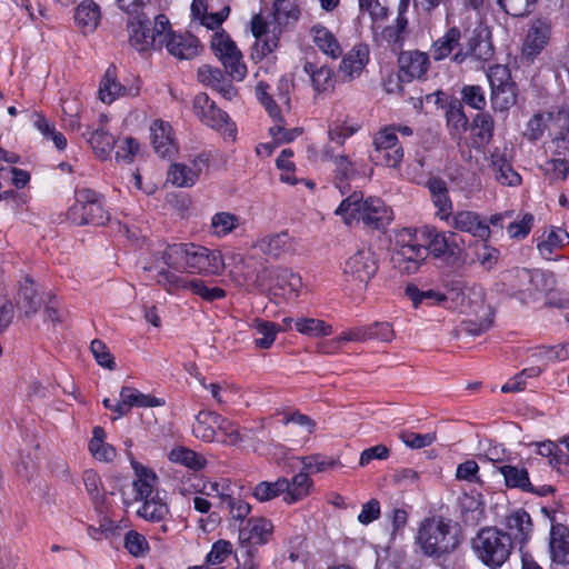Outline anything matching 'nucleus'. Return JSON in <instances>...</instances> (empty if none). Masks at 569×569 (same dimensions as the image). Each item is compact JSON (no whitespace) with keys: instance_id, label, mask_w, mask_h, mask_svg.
Wrapping results in <instances>:
<instances>
[{"instance_id":"obj_19","label":"nucleus","mask_w":569,"mask_h":569,"mask_svg":"<svg viewBox=\"0 0 569 569\" xmlns=\"http://www.w3.org/2000/svg\"><path fill=\"white\" fill-rule=\"evenodd\" d=\"M164 405V400L140 392L132 387H122L119 393V401L116 403V417L126 416L132 408H153Z\"/></svg>"},{"instance_id":"obj_43","label":"nucleus","mask_w":569,"mask_h":569,"mask_svg":"<svg viewBox=\"0 0 569 569\" xmlns=\"http://www.w3.org/2000/svg\"><path fill=\"white\" fill-rule=\"evenodd\" d=\"M41 301V297L38 293L33 280L29 277H24L18 292L19 308L29 317L39 310Z\"/></svg>"},{"instance_id":"obj_46","label":"nucleus","mask_w":569,"mask_h":569,"mask_svg":"<svg viewBox=\"0 0 569 569\" xmlns=\"http://www.w3.org/2000/svg\"><path fill=\"white\" fill-rule=\"evenodd\" d=\"M406 295L411 300L415 308L421 306L433 307L445 306L446 307V293L437 290L428 289L420 290L415 284H408L406 288Z\"/></svg>"},{"instance_id":"obj_2","label":"nucleus","mask_w":569,"mask_h":569,"mask_svg":"<svg viewBox=\"0 0 569 569\" xmlns=\"http://www.w3.org/2000/svg\"><path fill=\"white\" fill-rule=\"evenodd\" d=\"M301 9L295 0H273L271 20L257 14L251 20V31L256 38V56L263 57L277 47L278 36L283 29L296 24Z\"/></svg>"},{"instance_id":"obj_33","label":"nucleus","mask_w":569,"mask_h":569,"mask_svg":"<svg viewBox=\"0 0 569 569\" xmlns=\"http://www.w3.org/2000/svg\"><path fill=\"white\" fill-rule=\"evenodd\" d=\"M369 62V48L359 43L343 57L340 63V71L348 80L358 78Z\"/></svg>"},{"instance_id":"obj_11","label":"nucleus","mask_w":569,"mask_h":569,"mask_svg":"<svg viewBox=\"0 0 569 569\" xmlns=\"http://www.w3.org/2000/svg\"><path fill=\"white\" fill-rule=\"evenodd\" d=\"M68 219L77 226L103 224L109 220V216L100 194L91 189L81 188L76 191V202L68 211Z\"/></svg>"},{"instance_id":"obj_32","label":"nucleus","mask_w":569,"mask_h":569,"mask_svg":"<svg viewBox=\"0 0 569 569\" xmlns=\"http://www.w3.org/2000/svg\"><path fill=\"white\" fill-rule=\"evenodd\" d=\"M313 44L330 59H338L342 54V47L336 34L327 27L317 23L310 29Z\"/></svg>"},{"instance_id":"obj_53","label":"nucleus","mask_w":569,"mask_h":569,"mask_svg":"<svg viewBox=\"0 0 569 569\" xmlns=\"http://www.w3.org/2000/svg\"><path fill=\"white\" fill-rule=\"evenodd\" d=\"M303 71L310 76L316 91L325 92L333 89V71L330 67L321 66L316 68L312 62L307 61L303 64Z\"/></svg>"},{"instance_id":"obj_4","label":"nucleus","mask_w":569,"mask_h":569,"mask_svg":"<svg viewBox=\"0 0 569 569\" xmlns=\"http://www.w3.org/2000/svg\"><path fill=\"white\" fill-rule=\"evenodd\" d=\"M199 246L200 244L192 242L167 246L164 250L153 253L150 261L143 263L142 269L147 272L154 273L158 284L159 269H161V267L172 272L180 270L197 274Z\"/></svg>"},{"instance_id":"obj_50","label":"nucleus","mask_w":569,"mask_h":569,"mask_svg":"<svg viewBox=\"0 0 569 569\" xmlns=\"http://www.w3.org/2000/svg\"><path fill=\"white\" fill-rule=\"evenodd\" d=\"M250 327L254 330L256 336H258L253 342L259 349H269L273 345L277 335L281 331L279 325L261 319H254Z\"/></svg>"},{"instance_id":"obj_16","label":"nucleus","mask_w":569,"mask_h":569,"mask_svg":"<svg viewBox=\"0 0 569 569\" xmlns=\"http://www.w3.org/2000/svg\"><path fill=\"white\" fill-rule=\"evenodd\" d=\"M208 158L203 154H199L188 162L172 163L169 167L167 179L177 188H190L208 171Z\"/></svg>"},{"instance_id":"obj_27","label":"nucleus","mask_w":569,"mask_h":569,"mask_svg":"<svg viewBox=\"0 0 569 569\" xmlns=\"http://www.w3.org/2000/svg\"><path fill=\"white\" fill-rule=\"evenodd\" d=\"M163 46L170 54L178 59H192L200 52L199 40L189 33H174L171 29L168 30V38L164 40Z\"/></svg>"},{"instance_id":"obj_42","label":"nucleus","mask_w":569,"mask_h":569,"mask_svg":"<svg viewBox=\"0 0 569 569\" xmlns=\"http://www.w3.org/2000/svg\"><path fill=\"white\" fill-rule=\"evenodd\" d=\"M366 341H368L367 326H360L347 329L336 338L326 341L321 345L320 350L323 353L330 355L338 352L346 343Z\"/></svg>"},{"instance_id":"obj_37","label":"nucleus","mask_w":569,"mask_h":569,"mask_svg":"<svg viewBox=\"0 0 569 569\" xmlns=\"http://www.w3.org/2000/svg\"><path fill=\"white\" fill-rule=\"evenodd\" d=\"M549 549L553 562L569 563V528L557 523L551 527Z\"/></svg>"},{"instance_id":"obj_62","label":"nucleus","mask_w":569,"mask_h":569,"mask_svg":"<svg viewBox=\"0 0 569 569\" xmlns=\"http://www.w3.org/2000/svg\"><path fill=\"white\" fill-rule=\"evenodd\" d=\"M292 156L291 149H283L276 160V166L281 171V182L295 186L298 183V179L295 177L296 166L291 161Z\"/></svg>"},{"instance_id":"obj_1","label":"nucleus","mask_w":569,"mask_h":569,"mask_svg":"<svg viewBox=\"0 0 569 569\" xmlns=\"http://www.w3.org/2000/svg\"><path fill=\"white\" fill-rule=\"evenodd\" d=\"M463 542L461 527L441 516L425 518L417 530L416 545L421 553L436 560L447 559L455 553Z\"/></svg>"},{"instance_id":"obj_59","label":"nucleus","mask_w":569,"mask_h":569,"mask_svg":"<svg viewBox=\"0 0 569 569\" xmlns=\"http://www.w3.org/2000/svg\"><path fill=\"white\" fill-rule=\"evenodd\" d=\"M284 477H279L276 481H261L253 489L254 498L260 502L272 500L279 496H284Z\"/></svg>"},{"instance_id":"obj_24","label":"nucleus","mask_w":569,"mask_h":569,"mask_svg":"<svg viewBox=\"0 0 569 569\" xmlns=\"http://www.w3.org/2000/svg\"><path fill=\"white\" fill-rule=\"evenodd\" d=\"M567 243H569V233L558 227L545 229L537 238V249L539 254L546 260H558V254Z\"/></svg>"},{"instance_id":"obj_17","label":"nucleus","mask_w":569,"mask_h":569,"mask_svg":"<svg viewBox=\"0 0 569 569\" xmlns=\"http://www.w3.org/2000/svg\"><path fill=\"white\" fill-rule=\"evenodd\" d=\"M420 233L427 243L428 253L436 258H457L461 252L458 237L451 231H438L426 226L420 229Z\"/></svg>"},{"instance_id":"obj_18","label":"nucleus","mask_w":569,"mask_h":569,"mask_svg":"<svg viewBox=\"0 0 569 569\" xmlns=\"http://www.w3.org/2000/svg\"><path fill=\"white\" fill-rule=\"evenodd\" d=\"M483 307V295L480 289L452 284L446 292V308L461 313L477 312Z\"/></svg>"},{"instance_id":"obj_40","label":"nucleus","mask_w":569,"mask_h":569,"mask_svg":"<svg viewBox=\"0 0 569 569\" xmlns=\"http://www.w3.org/2000/svg\"><path fill=\"white\" fill-rule=\"evenodd\" d=\"M462 38L460 28L452 26L448 27L447 31L437 39L430 47V56L436 61H441L448 58L456 48H458Z\"/></svg>"},{"instance_id":"obj_10","label":"nucleus","mask_w":569,"mask_h":569,"mask_svg":"<svg viewBox=\"0 0 569 569\" xmlns=\"http://www.w3.org/2000/svg\"><path fill=\"white\" fill-rule=\"evenodd\" d=\"M159 286L169 295H178L181 291H190L207 302L223 299L226 291L219 287H209L207 282L199 278H190L177 272L159 269Z\"/></svg>"},{"instance_id":"obj_7","label":"nucleus","mask_w":569,"mask_h":569,"mask_svg":"<svg viewBox=\"0 0 569 569\" xmlns=\"http://www.w3.org/2000/svg\"><path fill=\"white\" fill-rule=\"evenodd\" d=\"M268 89V84L260 82L256 88V94L273 120V124L269 128V134L278 143L291 142L302 133V129L298 127L286 129L284 113L290 109L289 98L284 93H279L276 101L270 97Z\"/></svg>"},{"instance_id":"obj_52","label":"nucleus","mask_w":569,"mask_h":569,"mask_svg":"<svg viewBox=\"0 0 569 569\" xmlns=\"http://www.w3.org/2000/svg\"><path fill=\"white\" fill-rule=\"evenodd\" d=\"M490 169L495 174L496 181L502 186L517 187L521 183L520 174L502 157L492 156Z\"/></svg>"},{"instance_id":"obj_38","label":"nucleus","mask_w":569,"mask_h":569,"mask_svg":"<svg viewBox=\"0 0 569 569\" xmlns=\"http://www.w3.org/2000/svg\"><path fill=\"white\" fill-rule=\"evenodd\" d=\"M227 267L220 250L199 246L197 274L220 276Z\"/></svg>"},{"instance_id":"obj_54","label":"nucleus","mask_w":569,"mask_h":569,"mask_svg":"<svg viewBox=\"0 0 569 569\" xmlns=\"http://www.w3.org/2000/svg\"><path fill=\"white\" fill-rule=\"evenodd\" d=\"M492 56L491 47L488 42L471 38L468 41L467 49L460 48L456 53L452 54V61L455 63H462L468 57H473L480 60H488Z\"/></svg>"},{"instance_id":"obj_14","label":"nucleus","mask_w":569,"mask_h":569,"mask_svg":"<svg viewBox=\"0 0 569 569\" xmlns=\"http://www.w3.org/2000/svg\"><path fill=\"white\" fill-rule=\"evenodd\" d=\"M488 80L491 87V103L495 110L505 111L516 103V83L505 66H495L489 69Z\"/></svg>"},{"instance_id":"obj_3","label":"nucleus","mask_w":569,"mask_h":569,"mask_svg":"<svg viewBox=\"0 0 569 569\" xmlns=\"http://www.w3.org/2000/svg\"><path fill=\"white\" fill-rule=\"evenodd\" d=\"M345 224L362 222L363 224L379 229L391 220V210L377 197L363 198L361 192H353L335 210Z\"/></svg>"},{"instance_id":"obj_48","label":"nucleus","mask_w":569,"mask_h":569,"mask_svg":"<svg viewBox=\"0 0 569 569\" xmlns=\"http://www.w3.org/2000/svg\"><path fill=\"white\" fill-rule=\"evenodd\" d=\"M218 413L212 411H200L196 417L192 433L196 438L211 442L216 438Z\"/></svg>"},{"instance_id":"obj_35","label":"nucleus","mask_w":569,"mask_h":569,"mask_svg":"<svg viewBox=\"0 0 569 569\" xmlns=\"http://www.w3.org/2000/svg\"><path fill=\"white\" fill-rule=\"evenodd\" d=\"M73 18L83 34L92 33L101 20L100 7L92 0H83L74 9Z\"/></svg>"},{"instance_id":"obj_5","label":"nucleus","mask_w":569,"mask_h":569,"mask_svg":"<svg viewBox=\"0 0 569 569\" xmlns=\"http://www.w3.org/2000/svg\"><path fill=\"white\" fill-rule=\"evenodd\" d=\"M476 558L490 569H499L509 559L513 543L511 537L495 527L482 528L471 540Z\"/></svg>"},{"instance_id":"obj_12","label":"nucleus","mask_w":569,"mask_h":569,"mask_svg":"<svg viewBox=\"0 0 569 569\" xmlns=\"http://www.w3.org/2000/svg\"><path fill=\"white\" fill-rule=\"evenodd\" d=\"M371 161L377 166L399 169L403 160V148L395 134V128H381L372 139Z\"/></svg>"},{"instance_id":"obj_45","label":"nucleus","mask_w":569,"mask_h":569,"mask_svg":"<svg viewBox=\"0 0 569 569\" xmlns=\"http://www.w3.org/2000/svg\"><path fill=\"white\" fill-rule=\"evenodd\" d=\"M168 459L193 471L202 470L207 466V459L202 455L182 446L171 449Z\"/></svg>"},{"instance_id":"obj_58","label":"nucleus","mask_w":569,"mask_h":569,"mask_svg":"<svg viewBox=\"0 0 569 569\" xmlns=\"http://www.w3.org/2000/svg\"><path fill=\"white\" fill-rule=\"evenodd\" d=\"M358 4L360 12L369 14L372 22V32L377 33L378 29L389 17L388 7L380 0H358Z\"/></svg>"},{"instance_id":"obj_56","label":"nucleus","mask_w":569,"mask_h":569,"mask_svg":"<svg viewBox=\"0 0 569 569\" xmlns=\"http://www.w3.org/2000/svg\"><path fill=\"white\" fill-rule=\"evenodd\" d=\"M471 132L473 136V143L477 147L487 146L493 136V119L488 113L478 114L472 122Z\"/></svg>"},{"instance_id":"obj_22","label":"nucleus","mask_w":569,"mask_h":569,"mask_svg":"<svg viewBox=\"0 0 569 569\" xmlns=\"http://www.w3.org/2000/svg\"><path fill=\"white\" fill-rule=\"evenodd\" d=\"M447 224L458 231L467 232L481 240L489 239V224L475 211L461 210L452 213Z\"/></svg>"},{"instance_id":"obj_36","label":"nucleus","mask_w":569,"mask_h":569,"mask_svg":"<svg viewBox=\"0 0 569 569\" xmlns=\"http://www.w3.org/2000/svg\"><path fill=\"white\" fill-rule=\"evenodd\" d=\"M137 92L138 89L132 92L131 89L128 90L124 86H122L117 79L116 68L110 66L101 79L99 87V99L103 103L110 104L122 96L136 94Z\"/></svg>"},{"instance_id":"obj_61","label":"nucleus","mask_w":569,"mask_h":569,"mask_svg":"<svg viewBox=\"0 0 569 569\" xmlns=\"http://www.w3.org/2000/svg\"><path fill=\"white\" fill-rule=\"evenodd\" d=\"M302 470L307 472L308 476L312 473L325 472L329 469H332L337 466V461L330 457L322 455H311L301 458Z\"/></svg>"},{"instance_id":"obj_25","label":"nucleus","mask_w":569,"mask_h":569,"mask_svg":"<svg viewBox=\"0 0 569 569\" xmlns=\"http://www.w3.org/2000/svg\"><path fill=\"white\" fill-rule=\"evenodd\" d=\"M150 139L156 153L162 158L171 157L178 151L172 127L167 121L161 119L152 121L150 124Z\"/></svg>"},{"instance_id":"obj_23","label":"nucleus","mask_w":569,"mask_h":569,"mask_svg":"<svg viewBox=\"0 0 569 569\" xmlns=\"http://www.w3.org/2000/svg\"><path fill=\"white\" fill-rule=\"evenodd\" d=\"M108 117L100 114L97 128H88L83 133L94 154L100 159H107L116 146L114 137L108 131Z\"/></svg>"},{"instance_id":"obj_55","label":"nucleus","mask_w":569,"mask_h":569,"mask_svg":"<svg viewBox=\"0 0 569 569\" xmlns=\"http://www.w3.org/2000/svg\"><path fill=\"white\" fill-rule=\"evenodd\" d=\"M240 226V218L231 212L221 211L212 216L210 221L211 233L217 238H224Z\"/></svg>"},{"instance_id":"obj_41","label":"nucleus","mask_w":569,"mask_h":569,"mask_svg":"<svg viewBox=\"0 0 569 569\" xmlns=\"http://www.w3.org/2000/svg\"><path fill=\"white\" fill-rule=\"evenodd\" d=\"M401 71L410 78H421L429 68V56L422 51H405L400 54Z\"/></svg>"},{"instance_id":"obj_39","label":"nucleus","mask_w":569,"mask_h":569,"mask_svg":"<svg viewBox=\"0 0 569 569\" xmlns=\"http://www.w3.org/2000/svg\"><path fill=\"white\" fill-rule=\"evenodd\" d=\"M302 288V279L298 273L289 269H281L276 274V283L272 288L273 295L281 296L287 300L296 299Z\"/></svg>"},{"instance_id":"obj_34","label":"nucleus","mask_w":569,"mask_h":569,"mask_svg":"<svg viewBox=\"0 0 569 569\" xmlns=\"http://www.w3.org/2000/svg\"><path fill=\"white\" fill-rule=\"evenodd\" d=\"M284 496L283 501L287 505L297 503L306 499L313 488V480L306 471L301 469L300 472L296 473L291 479L284 478Z\"/></svg>"},{"instance_id":"obj_20","label":"nucleus","mask_w":569,"mask_h":569,"mask_svg":"<svg viewBox=\"0 0 569 569\" xmlns=\"http://www.w3.org/2000/svg\"><path fill=\"white\" fill-rule=\"evenodd\" d=\"M552 33L551 22L547 19H536L531 22L522 46L526 57H537L549 43Z\"/></svg>"},{"instance_id":"obj_51","label":"nucleus","mask_w":569,"mask_h":569,"mask_svg":"<svg viewBox=\"0 0 569 569\" xmlns=\"http://www.w3.org/2000/svg\"><path fill=\"white\" fill-rule=\"evenodd\" d=\"M104 430L101 427H94L88 448L94 459L111 462L116 458L117 451L111 445L104 442Z\"/></svg>"},{"instance_id":"obj_29","label":"nucleus","mask_w":569,"mask_h":569,"mask_svg":"<svg viewBox=\"0 0 569 569\" xmlns=\"http://www.w3.org/2000/svg\"><path fill=\"white\" fill-rule=\"evenodd\" d=\"M254 248L267 256L278 258L295 250V239L288 231L269 233L258 239Z\"/></svg>"},{"instance_id":"obj_28","label":"nucleus","mask_w":569,"mask_h":569,"mask_svg":"<svg viewBox=\"0 0 569 569\" xmlns=\"http://www.w3.org/2000/svg\"><path fill=\"white\" fill-rule=\"evenodd\" d=\"M427 188L436 208V217L445 222H449L450 217L453 213V206L449 197L446 181L439 178H430L427 181Z\"/></svg>"},{"instance_id":"obj_6","label":"nucleus","mask_w":569,"mask_h":569,"mask_svg":"<svg viewBox=\"0 0 569 569\" xmlns=\"http://www.w3.org/2000/svg\"><path fill=\"white\" fill-rule=\"evenodd\" d=\"M427 257L428 249L419 242L417 229L403 228L397 233L391 260L401 273H416Z\"/></svg>"},{"instance_id":"obj_47","label":"nucleus","mask_w":569,"mask_h":569,"mask_svg":"<svg viewBox=\"0 0 569 569\" xmlns=\"http://www.w3.org/2000/svg\"><path fill=\"white\" fill-rule=\"evenodd\" d=\"M323 158L333 164L335 178L337 180H349L358 173L357 163L353 162L348 154H335L330 149L326 148Z\"/></svg>"},{"instance_id":"obj_63","label":"nucleus","mask_w":569,"mask_h":569,"mask_svg":"<svg viewBox=\"0 0 569 569\" xmlns=\"http://www.w3.org/2000/svg\"><path fill=\"white\" fill-rule=\"evenodd\" d=\"M124 547L128 552L136 558L144 557L150 550L146 537L136 530H130L126 533Z\"/></svg>"},{"instance_id":"obj_31","label":"nucleus","mask_w":569,"mask_h":569,"mask_svg":"<svg viewBox=\"0 0 569 569\" xmlns=\"http://www.w3.org/2000/svg\"><path fill=\"white\" fill-rule=\"evenodd\" d=\"M134 479L132 481L131 490L133 493V501L147 500L151 497L159 495L157 489V476L150 469L142 466H134Z\"/></svg>"},{"instance_id":"obj_15","label":"nucleus","mask_w":569,"mask_h":569,"mask_svg":"<svg viewBox=\"0 0 569 569\" xmlns=\"http://www.w3.org/2000/svg\"><path fill=\"white\" fill-rule=\"evenodd\" d=\"M211 49L232 79L241 81L246 77L247 68L242 54L228 33L223 30L216 32L211 40Z\"/></svg>"},{"instance_id":"obj_13","label":"nucleus","mask_w":569,"mask_h":569,"mask_svg":"<svg viewBox=\"0 0 569 569\" xmlns=\"http://www.w3.org/2000/svg\"><path fill=\"white\" fill-rule=\"evenodd\" d=\"M193 112L207 127L221 131L231 140L236 139L237 128L229 116L219 109L207 93H198L193 99Z\"/></svg>"},{"instance_id":"obj_57","label":"nucleus","mask_w":569,"mask_h":569,"mask_svg":"<svg viewBox=\"0 0 569 569\" xmlns=\"http://www.w3.org/2000/svg\"><path fill=\"white\" fill-rule=\"evenodd\" d=\"M295 329L305 336L312 338L328 337L332 335V326L316 318H298L295 321Z\"/></svg>"},{"instance_id":"obj_21","label":"nucleus","mask_w":569,"mask_h":569,"mask_svg":"<svg viewBox=\"0 0 569 569\" xmlns=\"http://www.w3.org/2000/svg\"><path fill=\"white\" fill-rule=\"evenodd\" d=\"M547 120L558 154L569 152V106H560L548 112Z\"/></svg>"},{"instance_id":"obj_49","label":"nucleus","mask_w":569,"mask_h":569,"mask_svg":"<svg viewBox=\"0 0 569 569\" xmlns=\"http://www.w3.org/2000/svg\"><path fill=\"white\" fill-rule=\"evenodd\" d=\"M498 470L503 476L507 487L518 488L526 492L533 491V486L529 480V473L526 468L503 465Z\"/></svg>"},{"instance_id":"obj_8","label":"nucleus","mask_w":569,"mask_h":569,"mask_svg":"<svg viewBox=\"0 0 569 569\" xmlns=\"http://www.w3.org/2000/svg\"><path fill=\"white\" fill-rule=\"evenodd\" d=\"M129 42L139 52L159 49L168 38L169 19L164 14L154 18L153 26L144 17L138 14L127 24Z\"/></svg>"},{"instance_id":"obj_30","label":"nucleus","mask_w":569,"mask_h":569,"mask_svg":"<svg viewBox=\"0 0 569 569\" xmlns=\"http://www.w3.org/2000/svg\"><path fill=\"white\" fill-rule=\"evenodd\" d=\"M507 532L511 541L525 545L532 536V520L530 515L523 509H517L506 517Z\"/></svg>"},{"instance_id":"obj_9","label":"nucleus","mask_w":569,"mask_h":569,"mask_svg":"<svg viewBox=\"0 0 569 569\" xmlns=\"http://www.w3.org/2000/svg\"><path fill=\"white\" fill-rule=\"evenodd\" d=\"M377 271L378 261L375 252L369 248H361L347 258L342 276L353 292L362 293Z\"/></svg>"},{"instance_id":"obj_26","label":"nucleus","mask_w":569,"mask_h":569,"mask_svg":"<svg viewBox=\"0 0 569 569\" xmlns=\"http://www.w3.org/2000/svg\"><path fill=\"white\" fill-rule=\"evenodd\" d=\"M273 523L263 517L250 518L240 529V540L252 546H262L268 543L273 536Z\"/></svg>"},{"instance_id":"obj_60","label":"nucleus","mask_w":569,"mask_h":569,"mask_svg":"<svg viewBox=\"0 0 569 569\" xmlns=\"http://www.w3.org/2000/svg\"><path fill=\"white\" fill-rule=\"evenodd\" d=\"M360 130L358 122H333L328 129V138L331 142L342 146L348 138Z\"/></svg>"},{"instance_id":"obj_64","label":"nucleus","mask_w":569,"mask_h":569,"mask_svg":"<svg viewBox=\"0 0 569 569\" xmlns=\"http://www.w3.org/2000/svg\"><path fill=\"white\" fill-rule=\"evenodd\" d=\"M232 553V545L227 540H218L212 546L206 561L212 567H221V563L226 561Z\"/></svg>"},{"instance_id":"obj_44","label":"nucleus","mask_w":569,"mask_h":569,"mask_svg":"<svg viewBox=\"0 0 569 569\" xmlns=\"http://www.w3.org/2000/svg\"><path fill=\"white\" fill-rule=\"evenodd\" d=\"M169 506L160 497V493L143 500L141 507L137 510L139 517L151 522L163 521L169 516Z\"/></svg>"}]
</instances>
